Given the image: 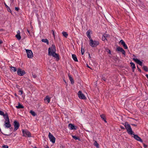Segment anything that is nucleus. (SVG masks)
<instances>
[{"label": "nucleus", "instance_id": "nucleus-17", "mask_svg": "<svg viewBox=\"0 0 148 148\" xmlns=\"http://www.w3.org/2000/svg\"><path fill=\"white\" fill-rule=\"evenodd\" d=\"M3 116L4 119H5V121H9V119L8 114L7 113H5V114L4 115V116Z\"/></svg>", "mask_w": 148, "mask_h": 148}, {"label": "nucleus", "instance_id": "nucleus-37", "mask_svg": "<svg viewBox=\"0 0 148 148\" xmlns=\"http://www.w3.org/2000/svg\"><path fill=\"white\" fill-rule=\"evenodd\" d=\"M4 4H5V7H6V8H8L9 9V10H10V8L7 6V5L5 3H4Z\"/></svg>", "mask_w": 148, "mask_h": 148}, {"label": "nucleus", "instance_id": "nucleus-43", "mask_svg": "<svg viewBox=\"0 0 148 148\" xmlns=\"http://www.w3.org/2000/svg\"><path fill=\"white\" fill-rule=\"evenodd\" d=\"M27 32H28V33L29 34V35H31V34H30V32H29V30H28V29H27Z\"/></svg>", "mask_w": 148, "mask_h": 148}, {"label": "nucleus", "instance_id": "nucleus-12", "mask_svg": "<svg viewBox=\"0 0 148 148\" xmlns=\"http://www.w3.org/2000/svg\"><path fill=\"white\" fill-rule=\"evenodd\" d=\"M120 43L121 44V45L125 49H127L128 47L127 45H126L125 42L123 40H121L120 41Z\"/></svg>", "mask_w": 148, "mask_h": 148}, {"label": "nucleus", "instance_id": "nucleus-4", "mask_svg": "<svg viewBox=\"0 0 148 148\" xmlns=\"http://www.w3.org/2000/svg\"><path fill=\"white\" fill-rule=\"evenodd\" d=\"M26 51L28 58H31L33 57V53L31 50L26 49Z\"/></svg>", "mask_w": 148, "mask_h": 148}, {"label": "nucleus", "instance_id": "nucleus-36", "mask_svg": "<svg viewBox=\"0 0 148 148\" xmlns=\"http://www.w3.org/2000/svg\"><path fill=\"white\" fill-rule=\"evenodd\" d=\"M3 148H8V146L7 145H4L3 146Z\"/></svg>", "mask_w": 148, "mask_h": 148}, {"label": "nucleus", "instance_id": "nucleus-50", "mask_svg": "<svg viewBox=\"0 0 148 148\" xmlns=\"http://www.w3.org/2000/svg\"><path fill=\"white\" fill-rule=\"evenodd\" d=\"M87 66L88 67V68H90V66H89L88 65V64H87Z\"/></svg>", "mask_w": 148, "mask_h": 148}, {"label": "nucleus", "instance_id": "nucleus-54", "mask_svg": "<svg viewBox=\"0 0 148 148\" xmlns=\"http://www.w3.org/2000/svg\"><path fill=\"white\" fill-rule=\"evenodd\" d=\"M138 70L139 71H140V69H138Z\"/></svg>", "mask_w": 148, "mask_h": 148}, {"label": "nucleus", "instance_id": "nucleus-5", "mask_svg": "<svg viewBox=\"0 0 148 148\" xmlns=\"http://www.w3.org/2000/svg\"><path fill=\"white\" fill-rule=\"evenodd\" d=\"M78 95L79 98L80 99H86V97L80 91H79L78 92Z\"/></svg>", "mask_w": 148, "mask_h": 148}, {"label": "nucleus", "instance_id": "nucleus-40", "mask_svg": "<svg viewBox=\"0 0 148 148\" xmlns=\"http://www.w3.org/2000/svg\"><path fill=\"white\" fill-rule=\"evenodd\" d=\"M143 146L145 148H146L147 147V146L145 144H143Z\"/></svg>", "mask_w": 148, "mask_h": 148}, {"label": "nucleus", "instance_id": "nucleus-24", "mask_svg": "<svg viewBox=\"0 0 148 148\" xmlns=\"http://www.w3.org/2000/svg\"><path fill=\"white\" fill-rule=\"evenodd\" d=\"M143 68L144 71H148V68L147 66H143Z\"/></svg>", "mask_w": 148, "mask_h": 148}, {"label": "nucleus", "instance_id": "nucleus-19", "mask_svg": "<svg viewBox=\"0 0 148 148\" xmlns=\"http://www.w3.org/2000/svg\"><path fill=\"white\" fill-rule=\"evenodd\" d=\"M44 100L46 103H48L50 102V98L48 96H47L45 98Z\"/></svg>", "mask_w": 148, "mask_h": 148}, {"label": "nucleus", "instance_id": "nucleus-31", "mask_svg": "<svg viewBox=\"0 0 148 148\" xmlns=\"http://www.w3.org/2000/svg\"><path fill=\"white\" fill-rule=\"evenodd\" d=\"M94 145L95 146L97 147H99V144L97 143L96 141H95L94 143Z\"/></svg>", "mask_w": 148, "mask_h": 148}, {"label": "nucleus", "instance_id": "nucleus-44", "mask_svg": "<svg viewBox=\"0 0 148 148\" xmlns=\"http://www.w3.org/2000/svg\"><path fill=\"white\" fill-rule=\"evenodd\" d=\"M103 35H106V36H106V38L107 37L109 36V35H108L106 34H104Z\"/></svg>", "mask_w": 148, "mask_h": 148}, {"label": "nucleus", "instance_id": "nucleus-32", "mask_svg": "<svg viewBox=\"0 0 148 148\" xmlns=\"http://www.w3.org/2000/svg\"><path fill=\"white\" fill-rule=\"evenodd\" d=\"M105 36L106 35H103L102 37V39L103 41H105V40H106Z\"/></svg>", "mask_w": 148, "mask_h": 148}, {"label": "nucleus", "instance_id": "nucleus-28", "mask_svg": "<svg viewBox=\"0 0 148 148\" xmlns=\"http://www.w3.org/2000/svg\"><path fill=\"white\" fill-rule=\"evenodd\" d=\"M130 64L131 65V66L133 69L135 68V66L133 62H130Z\"/></svg>", "mask_w": 148, "mask_h": 148}, {"label": "nucleus", "instance_id": "nucleus-2", "mask_svg": "<svg viewBox=\"0 0 148 148\" xmlns=\"http://www.w3.org/2000/svg\"><path fill=\"white\" fill-rule=\"evenodd\" d=\"M124 126L128 133L131 135H133L134 132L132 130L130 125L126 122L125 123Z\"/></svg>", "mask_w": 148, "mask_h": 148}, {"label": "nucleus", "instance_id": "nucleus-1", "mask_svg": "<svg viewBox=\"0 0 148 148\" xmlns=\"http://www.w3.org/2000/svg\"><path fill=\"white\" fill-rule=\"evenodd\" d=\"M56 49L55 46L52 45L51 47L48 49V55L52 56L53 57L56 58V60H58L59 58L58 55L55 53Z\"/></svg>", "mask_w": 148, "mask_h": 148}, {"label": "nucleus", "instance_id": "nucleus-39", "mask_svg": "<svg viewBox=\"0 0 148 148\" xmlns=\"http://www.w3.org/2000/svg\"><path fill=\"white\" fill-rule=\"evenodd\" d=\"M52 34L53 35V36L54 37H55V34H54V32L53 30H52Z\"/></svg>", "mask_w": 148, "mask_h": 148}, {"label": "nucleus", "instance_id": "nucleus-11", "mask_svg": "<svg viewBox=\"0 0 148 148\" xmlns=\"http://www.w3.org/2000/svg\"><path fill=\"white\" fill-rule=\"evenodd\" d=\"M4 125L6 128H8L10 127L11 125L10 124V120H9V121H5Z\"/></svg>", "mask_w": 148, "mask_h": 148}, {"label": "nucleus", "instance_id": "nucleus-27", "mask_svg": "<svg viewBox=\"0 0 148 148\" xmlns=\"http://www.w3.org/2000/svg\"><path fill=\"white\" fill-rule=\"evenodd\" d=\"M100 116H101V118L105 122H107L106 121V120L105 118V116L104 115L102 114V115H101Z\"/></svg>", "mask_w": 148, "mask_h": 148}, {"label": "nucleus", "instance_id": "nucleus-22", "mask_svg": "<svg viewBox=\"0 0 148 148\" xmlns=\"http://www.w3.org/2000/svg\"><path fill=\"white\" fill-rule=\"evenodd\" d=\"M42 41L46 43L48 45L49 44V41L47 39H42Z\"/></svg>", "mask_w": 148, "mask_h": 148}, {"label": "nucleus", "instance_id": "nucleus-46", "mask_svg": "<svg viewBox=\"0 0 148 148\" xmlns=\"http://www.w3.org/2000/svg\"><path fill=\"white\" fill-rule=\"evenodd\" d=\"M131 125H133V126H136V124H131Z\"/></svg>", "mask_w": 148, "mask_h": 148}, {"label": "nucleus", "instance_id": "nucleus-49", "mask_svg": "<svg viewBox=\"0 0 148 148\" xmlns=\"http://www.w3.org/2000/svg\"><path fill=\"white\" fill-rule=\"evenodd\" d=\"M7 8V10H8L9 11V12H10V11H11V10H9V9L8 8Z\"/></svg>", "mask_w": 148, "mask_h": 148}, {"label": "nucleus", "instance_id": "nucleus-13", "mask_svg": "<svg viewBox=\"0 0 148 148\" xmlns=\"http://www.w3.org/2000/svg\"><path fill=\"white\" fill-rule=\"evenodd\" d=\"M133 60L137 63L140 66L142 65V62L138 60L137 58H134L133 59Z\"/></svg>", "mask_w": 148, "mask_h": 148}, {"label": "nucleus", "instance_id": "nucleus-8", "mask_svg": "<svg viewBox=\"0 0 148 148\" xmlns=\"http://www.w3.org/2000/svg\"><path fill=\"white\" fill-rule=\"evenodd\" d=\"M17 72L18 74L20 76H23L25 73L24 71L20 69H18Z\"/></svg>", "mask_w": 148, "mask_h": 148}, {"label": "nucleus", "instance_id": "nucleus-23", "mask_svg": "<svg viewBox=\"0 0 148 148\" xmlns=\"http://www.w3.org/2000/svg\"><path fill=\"white\" fill-rule=\"evenodd\" d=\"M16 107L17 108H23V106L22 105H21L20 104H19L18 105V106H16Z\"/></svg>", "mask_w": 148, "mask_h": 148}, {"label": "nucleus", "instance_id": "nucleus-26", "mask_svg": "<svg viewBox=\"0 0 148 148\" xmlns=\"http://www.w3.org/2000/svg\"><path fill=\"white\" fill-rule=\"evenodd\" d=\"M11 71L13 72H15L16 71V69L14 67H11Z\"/></svg>", "mask_w": 148, "mask_h": 148}, {"label": "nucleus", "instance_id": "nucleus-14", "mask_svg": "<svg viewBox=\"0 0 148 148\" xmlns=\"http://www.w3.org/2000/svg\"><path fill=\"white\" fill-rule=\"evenodd\" d=\"M133 134L134 135V138L136 140L141 142H142V140L141 138L139 137L137 135H135Z\"/></svg>", "mask_w": 148, "mask_h": 148}, {"label": "nucleus", "instance_id": "nucleus-10", "mask_svg": "<svg viewBox=\"0 0 148 148\" xmlns=\"http://www.w3.org/2000/svg\"><path fill=\"white\" fill-rule=\"evenodd\" d=\"M116 50L118 51L121 52L125 56V51L122 48L119 47H118L116 48Z\"/></svg>", "mask_w": 148, "mask_h": 148}, {"label": "nucleus", "instance_id": "nucleus-34", "mask_svg": "<svg viewBox=\"0 0 148 148\" xmlns=\"http://www.w3.org/2000/svg\"><path fill=\"white\" fill-rule=\"evenodd\" d=\"M81 52L82 53V55H83L84 54V49H82H82L81 50Z\"/></svg>", "mask_w": 148, "mask_h": 148}, {"label": "nucleus", "instance_id": "nucleus-55", "mask_svg": "<svg viewBox=\"0 0 148 148\" xmlns=\"http://www.w3.org/2000/svg\"><path fill=\"white\" fill-rule=\"evenodd\" d=\"M34 148H37L35 147H34Z\"/></svg>", "mask_w": 148, "mask_h": 148}, {"label": "nucleus", "instance_id": "nucleus-25", "mask_svg": "<svg viewBox=\"0 0 148 148\" xmlns=\"http://www.w3.org/2000/svg\"><path fill=\"white\" fill-rule=\"evenodd\" d=\"M62 34L66 38H67L68 34L66 32H63L62 33Z\"/></svg>", "mask_w": 148, "mask_h": 148}, {"label": "nucleus", "instance_id": "nucleus-6", "mask_svg": "<svg viewBox=\"0 0 148 148\" xmlns=\"http://www.w3.org/2000/svg\"><path fill=\"white\" fill-rule=\"evenodd\" d=\"M23 133V136L25 137H30L31 136V134L30 132L27 130H22Z\"/></svg>", "mask_w": 148, "mask_h": 148}, {"label": "nucleus", "instance_id": "nucleus-38", "mask_svg": "<svg viewBox=\"0 0 148 148\" xmlns=\"http://www.w3.org/2000/svg\"><path fill=\"white\" fill-rule=\"evenodd\" d=\"M102 79L105 81H106V79L105 78L103 77H102Z\"/></svg>", "mask_w": 148, "mask_h": 148}, {"label": "nucleus", "instance_id": "nucleus-48", "mask_svg": "<svg viewBox=\"0 0 148 148\" xmlns=\"http://www.w3.org/2000/svg\"><path fill=\"white\" fill-rule=\"evenodd\" d=\"M3 42L1 40H0V44H2V43Z\"/></svg>", "mask_w": 148, "mask_h": 148}, {"label": "nucleus", "instance_id": "nucleus-53", "mask_svg": "<svg viewBox=\"0 0 148 148\" xmlns=\"http://www.w3.org/2000/svg\"><path fill=\"white\" fill-rule=\"evenodd\" d=\"M46 148H49V147H48V146H47V147H46Z\"/></svg>", "mask_w": 148, "mask_h": 148}, {"label": "nucleus", "instance_id": "nucleus-56", "mask_svg": "<svg viewBox=\"0 0 148 148\" xmlns=\"http://www.w3.org/2000/svg\"><path fill=\"white\" fill-rule=\"evenodd\" d=\"M15 95L16 96V94H15Z\"/></svg>", "mask_w": 148, "mask_h": 148}, {"label": "nucleus", "instance_id": "nucleus-18", "mask_svg": "<svg viewBox=\"0 0 148 148\" xmlns=\"http://www.w3.org/2000/svg\"><path fill=\"white\" fill-rule=\"evenodd\" d=\"M92 31L90 30H88L86 32V34L87 37L90 39H91V36L90 35V34H92Z\"/></svg>", "mask_w": 148, "mask_h": 148}, {"label": "nucleus", "instance_id": "nucleus-51", "mask_svg": "<svg viewBox=\"0 0 148 148\" xmlns=\"http://www.w3.org/2000/svg\"><path fill=\"white\" fill-rule=\"evenodd\" d=\"M3 134L5 135H7V136L10 135V134H9V135L6 134H3Z\"/></svg>", "mask_w": 148, "mask_h": 148}, {"label": "nucleus", "instance_id": "nucleus-21", "mask_svg": "<svg viewBox=\"0 0 148 148\" xmlns=\"http://www.w3.org/2000/svg\"><path fill=\"white\" fill-rule=\"evenodd\" d=\"M72 57L73 59V60L76 62L78 61V60L76 57V56L75 55V54H72Z\"/></svg>", "mask_w": 148, "mask_h": 148}, {"label": "nucleus", "instance_id": "nucleus-3", "mask_svg": "<svg viewBox=\"0 0 148 148\" xmlns=\"http://www.w3.org/2000/svg\"><path fill=\"white\" fill-rule=\"evenodd\" d=\"M99 44V42L97 41L93 40L90 39V46L92 47H95L97 46Z\"/></svg>", "mask_w": 148, "mask_h": 148}, {"label": "nucleus", "instance_id": "nucleus-45", "mask_svg": "<svg viewBox=\"0 0 148 148\" xmlns=\"http://www.w3.org/2000/svg\"><path fill=\"white\" fill-rule=\"evenodd\" d=\"M120 127L121 128V129H124V127H123L122 126H121Z\"/></svg>", "mask_w": 148, "mask_h": 148}, {"label": "nucleus", "instance_id": "nucleus-52", "mask_svg": "<svg viewBox=\"0 0 148 148\" xmlns=\"http://www.w3.org/2000/svg\"><path fill=\"white\" fill-rule=\"evenodd\" d=\"M109 53H111V51L110 50H109Z\"/></svg>", "mask_w": 148, "mask_h": 148}, {"label": "nucleus", "instance_id": "nucleus-20", "mask_svg": "<svg viewBox=\"0 0 148 148\" xmlns=\"http://www.w3.org/2000/svg\"><path fill=\"white\" fill-rule=\"evenodd\" d=\"M69 79L71 82V83L72 84H73L74 83V81L73 80V79L72 78V77H71V75H69Z\"/></svg>", "mask_w": 148, "mask_h": 148}, {"label": "nucleus", "instance_id": "nucleus-7", "mask_svg": "<svg viewBox=\"0 0 148 148\" xmlns=\"http://www.w3.org/2000/svg\"><path fill=\"white\" fill-rule=\"evenodd\" d=\"M48 136L50 141L53 143H54L55 142L56 140L55 137L50 132L49 133Z\"/></svg>", "mask_w": 148, "mask_h": 148}, {"label": "nucleus", "instance_id": "nucleus-29", "mask_svg": "<svg viewBox=\"0 0 148 148\" xmlns=\"http://www.w3.org/2000/svg\"><path fill=\"white\" fill-rule=\"evenodd\" d=\"M30 113L34 116H35L36 115L35 112L32 110H31L30 112Z\"/></svg>", "mask_w": 148, "mask_h": 148}, {"label": "nucleus", "instance_id": "nucleus-42", "mask_svg": "<svg viewBox=\"0 0 148 148\" xmlns=\"http://www.w3.org/2000/svg\"><path fill=\"white\" fill-rule=\"evenodd\" d=\"M32 75L34 78H36V75H35L32 74Z\"/></svg>", "mask_w": 148, "mask_h": 148}, {"label": "nucleus", "instance_id": "nucleus-16", "mask_svg": "<svg viewBox=\"0 0 148 148\" xmlns=\"http://www.w3.org/2000/svg\"><path fill=\"white\" fill-rule=\"evenodd\" d=\"M17 34L16 35V37L18 40H20L21 39V36H20V32L19 30L17 32Z\"/></svg>", "mask_w": 148, "mask_h": 148}, {"label": "nucleus", "instance_id": "nucleus-33", "mask_svg": "<svg viewBox=\"0 0 148 148\" xmlns=\"http://www.w3.org/2000/svg\"><path fill=\"white\" fill-rule=\"evenodd\" d=\"M4 113L1 111H0V115L4 116Z\"/></svg>", "mask_w": 148, "mask_h": 148}, {"label": "nucleus", "instance_id": "nucleus-30", "mask_svg": "<svg viewBox=\"0 0 148 148\" xmlns=\"http://www.w3.org/2000/svg\"><path fill=\"white\" fill-rule=\"evenodd\" d=\"M72 137L74 139H75V140H80L79 138L77 137L76 136H72Z\"/></svg>", "mask_w": 148, "mask_h": 148}, {"label": "nucleus", "instance_id": "nucleus-41", "mask_svg": "<svg viewBox=\"0 0 148 148\" xmlns=\"http://www.w3.org/2000/svg\"><path fill=\"white\" fill-rule=\"evenodd\" d=\"M15 10L17 11H18V10H19V8H18V7H16L15 8Z\"/></svg>", "mask_w": 148, "mask_h": 148}, {"label": "nucleus", "instance_id": "nucleus-15", "mask_svg": "<svg viewBox=\"0 0 148 148\" xmlns=\"http://www.w3.org/2000/svg\"><path fill=\"white\" fill-rule=\"evenodd\" d=\"M69 127L70 130H76V128L75 127V126L73 124L70 123L69 125Z\"/></svg>", "mask_w": 148, "mask_h": 148}, {"label": "nucleus", "instance_id": "nucleus-9", "mask_svg": "<svg viewBox=\"0 0 148 148\" xmlns=\"http://www.w3.org/2000/svg\"><path fill=\"white\" fill-rule=\"evenodd\" d=\"M14 131H15L18 129L19 126L20 125L19 123L16 121H15L14 122Z\"/></svg>", "mask_w": 148, "mask_h": 148}, {"label": "nucleus", "instance_id": "nucleus-35", "mask_svg": "<svg viewBox=\"0 0 148 148\" xmlns=\"http://www.w3.org/2000/svg\"><path fill=\"white\" fill-rule=\"evenodd\" d=\"M23 91L22 90H19L18 92V94L21 95L23 93Z\"/></svg>", "mask_w": 148, "mask_h": 148}, {"label": "nucleus", "instance_id": "nucleus-47", "mask_svg": "<svg viewBox=\"0 0 148 148\" xmlns=\"http://www.w3.org/2000/svg\"><path fill=\"white\" fill-rule=\"evenodd\" d=\"M146 76L147 78L148 79V74H146L145 75Z\"/></svg>", "mask_w": 148, "mask_h": 148}]
</instances>
